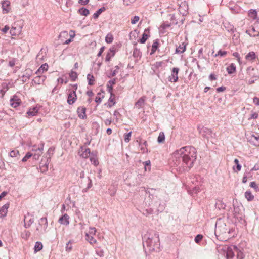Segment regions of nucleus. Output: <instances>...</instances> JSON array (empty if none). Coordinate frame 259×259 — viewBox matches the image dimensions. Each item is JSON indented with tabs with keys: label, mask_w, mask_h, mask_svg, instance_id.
<instances>
[{
	"label": "nucleus",
	"mask_w": 259,
	"mask_h": 259,
	"mask_svg": "<svg viewBox=\"0 0 259 259\" xmlns=\"http://www.w3.org/2000/svg\"><path fill=\"white\" fill-rule=\"evenodd\" d=\"M172 156L176 159V166L181 165L186 169H189L196 159V151L193 147L185 146L174 152Z\"/></svg>",
	"instance_id": "nucleus-1"
},
{
	"label": "nucleus",
	"mask_w": 259,
	"mask_h": 259,
	"mask_svg": "<svg viewBox=\"0 0 259 259\" xmlns=\"http://www.w3.org/2000/svg\"><path fill=\"white\" fill-rule=\"evenodd\" d=\"M144 241L143 246L145 245L150 251H158L160 250V240L159 234L155 231H151L146 234L143 237Z\"/></svg>",
	"instance_id": "nucleus-2"
},
{
	"label": "nucleus",
	"mask_w": 259,
	"mask_h": 259,
	"mask_svg": "<svg viewBox=\"0 0 259 259\" xmlns=\"http://www.w3.org/2000/svg\"><path fill=\"white\" fill-rule=\"evenodd\" d=\"M234 229L230 228L225 223L217 222L215 224V235L217 237L222 236L223 239H228L234 236Z\"/></svg>",
	"instance_id": "nucleus-3"
},
{
	"label": "nucleus",
	"mask_w": 259,
	"mask_h": 259,
	"mask_svg": "<svg viewBox=\"0 0 259 259\" xmlns=\"http://www.w3.org/2000/svg\"><path fill=\"white\" fill-rule=\"evenodd\" d=\"M77 84H76L70 85L67 97V103L69 105H72L76 102L77 100L76 91L77 90Z\"/></svg>",
	"instance_id": "nucleus-4"
},
{
	"label": "nucleus",
	"mask_w": 259,
	"mask_h": 259,
	"mask_svg": "<svg viewBox=\"0 0 259 259\" xmlns=\"http://www.w3.org/2000/svg\"><path fill=\"white\" fill-rule=\"evenodd\" d=\"M48 226V222L46 218H41L38 225L36 227V231L38 234H42L46 232Z\"/></svg>",
	"instance_id": "nucleus-5"
},
{
	"label": "nucleus",
	"mask_w": 259,
	"mask_h": 259,
	"mask_svg": "<svg viewBox=\"0 0 259 259\" xmlns=\"http://www.w3.org/2000/svg\"><path fill=\"white\" fill-rule=\"evenodd\" d=\"M22 103L20 98L17 95H14L10 100V104L11 107L17 108Z\"/></svg>",
	"instance_id": "nucleus-6"
},
{
	"label": "nucleus",
	"mask_w": 259,
	"mask_h": 259,
	"mask_svg": "<svg viewBox=\"0 0 259 259\" xmlns=\"http://www.w3.org/2000/svg\"><path fill=\"white\" fill-rule=\"evenodd\" d=\"M179 68L174 67L172 69L171 75L168 77V80L171 82H177L178 81V73Z\"/></svg>",
	"instance_id": "nucleus-7"
},
{
	"label": "nucleus",
	"mask_w": 259,
	"mask_h": 259,
	"mask_svg": "<svg viewBox=\"0 0 259 259\" xmlns=\"http://www.w3.org/2000/svg\"><path fill=\"white\" fill-rule=\"evenodd\" d=\"M2 12L3 14H7L11 11V3L8 0H5L2 2Z\"/></svg>",
	"instance_id": "nucleus-8"
},
{
	"label": "nucleus",
	"mask_w": 259,
	"mask_h": 259,
	"mask_svg": "<svg viewBox=\"0 0 259 259\" xmlns=\"http://www.w3.org/2000/svg\"><path fill=\"white\" fill-rule=\"evenodd\" d=\"M90 149L86 147H81L79 151V154L80 157L83 158H87L90 155Z\"/></svg>",
	"instance_id": "nucleus-9"
},
{
	"label": "nucleus",
	"mask_w": 259,
	"mask_h": 259,
	"mask_svg": "<svg viewBox=\"0 0 259 259\" xmlns=\"http://www.w3.org/2000/svg\"><path fill=\"white\" fill-rule=\"evenodd\" d=\"M39 109L40 108L37 106L35 107L30 108L26 113V117H30L36 116L37 114Z\"/></svg>",
	"instance_id": "nucleus-10"
},
{
	"label": "nucleus",
	"mask_w": 259,
	"mask_h": 259,
	"mask_svg": "<svg viewBox=\"0 0 259 259\" xmlns=\"http://www.w3.org/2000/svg\"><path fill=\"white\" fill-rule=\"evenodd\" d=\"M246 61L252 63L254 62L256 59H257V56L253 51L249 52L245 57Z\"/></svg>",
	"instance_id": "nucleus-11"
},
{
	"label": "nucleus",
	"mask_w": 259,
	"mask_h": 259,
	"mask_svg": "<svg viewBox=\"0 0 259 259\" xmlns=\"http://www.w3.org/2000/svg\"><path fill=\"white\" fill-rule=\"evenodd\" d=\"M77 113L78 116L82 119H84L87 118L86 115V108L84 106H80L78 107L77 110Z\"/></svg>",
	"instance_id": "nucleus-12"
},
{
	"label": "nucleus",
	"mask_w": 259,
	"mask_h": 259,
	"mask_svg": "<svg viewBox=\"0 0 259 259\" xmlns=\"http://www.w3.org/2000/svg\"><path fill=\"white\" fill-rule=\"evenodd\" d=\"M150 28H147L145 29L144 33L142 34V38L139 40V42L141 44L145 43L146 41L150 37Z\"/></svg>",
	"instance_id": "nucleus-13"
},
{
	"label": "nucleus",
	"mask_w": 259,
	"mask_h": 259,
	"mask_svg": "<svg viewBox=\"0 0 259 259\" xmlns=\"http://www.w3.org/2000/svg\"><path fill=\"white\" fill-rule=\"evenodd\" d=\"M110 93V97L107 103L104 104V106L108 108H110L115 104V95L112 92Z\"/></svg>",
	"instance_id": "nucleus-14"
},
{
	"label": "nucleus",
	"mask_w": 259,
	"mask_h": 259,
	"mask_svg": "<svg viewBox=\"0 0 259 259\" xmlns=\"http://www.w3.org/2000/svg\"><path fill=\"white\" fill-rule=\"evenodd\" d=\"M24 227L25 228H29L30 225L34 222V219L33 218H30L29 215V213H27V215H25L24 218Z\"/></svg>",
	"instance_id": "nucleus-15"
},
{
	"label": "nucleus",
	"mask_w": 259,
	"mask_h": 259,
	"mask_svg": "<svg viewBox=\"0 0 259 259\" xmlns=\"http://www.w3.org/2000/svg\"><path fill=\"white\" fill-rule=\"evenodd\" d=\"M146 97L143 96L139 99V100L135 104V108L140 109L143 108L145 105Z\"/></svg>",
	"instance_id": "nucleus-16"
},
{
	"label": "nucleus",
	"mask_w": 259,
	"mask_h": 259,
	"mask_svg": "<svg viewBox=\"0 0 259 259\" xmlns=\"http://www.w3.org/2000/svg\"><path fill=\"white\" fill-rule=\"evenodd\" d=\"M115 54V49L114 47L110 48L108 50L105 58L106 61H109L114 56Z\"/></svg>",
	"instance_id": "nucleus-17"
},
{
	"label": "nucleus",
	"mask_w": 259,
	"mask_h": 259,
	"mask_svg": "<svg viewBox=\"0 0 259 259\" xmlns=\"http://www.w3.org/2000/svg\"><path fill=\"white\" fill-rule=\"evenodd\" d=\"M48 65L47 63H45L42 64L39 69L36 71V74L37 75H40L44 73L45 72H46L48 70Z\"/></svg>",
	"instance_id": "nucleus-18"
},
{
	"label": "nucleus",
	"mask_w": 259,
	"mask_h": 259,
	"mask_svg": "<svg viewBox=\"0 0 259 259\" xmlns=\"http://www.w3.org/2000/svg\"><path fill=\"white\" fill-rule=\"evenodd\" d=\"M69 217L67 214H65L64 215H62L61 218L59 219V222L63 225H68L69 224V221H68Z\"/></svg>",
	"instance_id": "nucleus-19"
},
{
	"label": "nucleus",
	"mask_w": 259,
	"mask_h": 259,
	"mask_svg": "<svg viewBox=\"0 0 259 259\" xmlns=\"http://www.w3.org/2000/svg\"><path fill=\"white\" fill-rule=\"evenodd\" d=\"M21 28L20 27L17 28L16 27H12L10 31L12 36L19 35L21 33Z\"/></svg>",
	"instance_id": "nucleus-20"
},
{
	"label": "nucleus",
	"mask_w": 259,
	"mask_h": 259,
	"mask_svg": "<svg viewBox=\"0 0 259 259\" xmlns=\"http://www.w3.org/2000/svg\"><path fill=\"white\" fill-rule=\"evenodd\" d=\"M235 252L234 251L233 248H228L226 253V257L227 259H232L234 256Z\"/></svg>",
	"instance_id": "nucleus-21"
},
{
	"label": "nucleus",
	"mask_w": 259,
	"mask_h": 259,
	"mask_svg": "<svg viewBox=\"0 0 259 259\" xmlns=\"http://www.w3.org/2000/svg\"><path fill=\"white\" fill-rule=\"evenodd\" d=\"M69 37V33L66 31H63L61 32L59 35V38L62 44H63V42H64L66 39Z\"/></svg>",
	"instance_id": "nucleus-22"
},
{
	"label": "nucleus",
	"mask_w": 259,
	"mask_h": 259,
	"mask_svg": "<svg viewBox=\"0 0 259 259\" xmlns=\"http://www.w3.org/2000/svg\"><path fill=\"white\" fill-rule=\"evenodd\" d=\"M69 33V36L70 38L66 40L64 42H63V44H68L73 41V38L75 36V32L74 30H70Z\"/></svg>",
	"instance_id": "nucleus-23"
},
{
	"label": "nucleus",
	"mask_w": 259,
	"mask_h": 259,
	"mask_svg": "<svg viewBox=\"0 0 259 259\" xmlns=\"http://www.w3.org/2000/svg\"><path fill=\"white\" fill-rule=\"evenodd\" d=\"M45 79V76H41L38 75L37 76L35 77L33 80V82L35 84H40L41 83H42Z\"/></svg>",
	"instance_id": "nucleus-24"
},
{
	"label": "nucleus",
	"mask_w": 259,
	"mask_h": 259,
	"mask_svg": "<svg viewBox=\"0 0 259 259\" xmlns=\"http://www.w3.org/2000/svg\"><path fill=\"white\" fill-rule=\"evenodd\" d=\"M226 69L228 74H233L236 72V66L234 64L231 63L227 67Z\"/></svg>",
	"instance_id": "nucleus-25"
},
{
	"label": "nucleus",
	"mask_w": 259,
	"mask_h": 259,
	"mask_svg": "<svg viewBox=\"0 0 259 259\" xmlns=\"http://www.w3.org/2000/svg\"><path fill=\"white\" fill-rule=\"evenodd\" d=\"M248 16L252 19L255 20L257 18V13L256 10L251 9L248 11Z\"/></svg>",
	"instance_id": "nucleus-26"
},
{
	"label": "nucleus",
	"mask_w": 259,
	"mask_h": 259,
	"mask_svg": "<svg viewBox=\"0 0 259 259\" xmlns=\"http://www.w3.org/2000/svg\"><path fill=\"white\" fill-rule=\"evenodd\" d=\"M158 45H159L158 40L157 39L153 41V44L152 45L151 51L150 53V55L153 54L156 52V51L157 50V49L158 48Z\"/></svg>",
	"instance_id": "nucleus-27"
},
{
	"label": "nucleus",
	"mask_w": 259,
	"mask_h": 259,
	"mask_svg": "<svg viewBox=\"0 0 259 259\" xmlns=\"http://www.w3.org/2000/svg\"><path fill=\"white\" fill-rule=\"evenodd\" d=\"M233 249L235 253H237V257L238 259H243L244 257L243 253L239 250L236 246H233Z\"/></svg>",
	"instance_id": "nucleus-28"
},
{
	"label": "nucleus",
	"mask_w": 259,
	"mask_h": 259,
	"mask_svg": "<svg viewBox=\"0 0 259 259\" xmlns=\"http://www.w3.org/2000/svg\"><path fill=\"white\" fill-rule=\"evenodd\" d=\"M254 70H255L254 68L252 67L251 66L248 67L246 70L247 73L250 77H251L252 78H254L255 79H256L257 78V76L256 75H253L252 73V72L254 71Z\"/></svg>",
	"instance_id": "nucleus-29"
},
{
	"label": "nucleus",
	"mask_w": 259,
	"mask_h": 259,
	"mask_svg": "<svg viewBox=\"0 0 259 259\" xmlns=\"http://www.w3.org/2000/svg\"><path fill=\"white\" fill-rule=\"evenodd\" d=\"M87 80L89 85H93L95 84L96 81L95 78L92 74H89L87 75Z\"/></svg>",
	"instance_id": "nucleus-30"
},
{
	"label": "nucleus",
	"mask_w": 259,
	"mask_h": 259,
	"mask_svg": "<svg viewBox=\"0 0 259 259\" xmlns=\"http://www.w3.org/2000/svg\"><path fill=\"white\" fill-rule=\"evenodd\" d=\"M78 13L79 15L87 16L90 14V11L88 9L85 8H81L78 10Z\"/></svg>",
	"instance_id": "nucleus-31"
},
{
	"label": "nucleus",
	"mask_w": 259,
	"mask_h": 259,
	"mask_svg": "<svg viewBox=\"0 0 259 259\" xmlns=\"http://www.w3.org/2000/svg\"><path fill=\"white\" fill-rule=\"evenodd\" d=\"M186 45L184 42L180 45L176 49V52L177 53H183L186 50Z\"/></svg>",
	"instance_id": "nucleus-32"
},
{
	"label": "nucleus",
	"mask_w": 259,
	"mask_h": 259,
	"mask_svg": "<svg viewBox=\"0 0 259 259\" xmlns=\"http://www.w3.org/2000/svg\"><path fill=\"white\" fill-rule=\"evenodd\" d=\"M139 146H141L140 150L142 153H145L148 151L147 148V143L146 141H144L143 143L139 142Z\"/></svg>",
	"instance_id": "nucleus-33"
},
{
	"label": "nucleus",
	"mask_w": 259,
	"mask_h": 259,
	"mask_svg": "<svg viewBox=\"0 0 259 259\" xmlns=\"http://www.w3.org/2000/svg\"><path fill=\"white\" fill-rule=\"evenodd\" d=\"M104 93H98V94H97V97H96L95 98V102L97 103V104H99L102 101V99L104 98Z\"/></svg>",
	"instance_id": "nucleus-34"
},
{
	"label": "nucleus",
	"mask_w": 259,
	"mask_h": 259,
	"mask_svg": "<svg viewBox=\"0 0 259 259\" xmlns=\"http://www.w3.org/2000/svg\"><path fill=\"white\" fill-rule=\"evenodd\" d=\"M245 197L249 201H252L254 199V196L250 191H247L245 193Z\"/></svg>",
	"instance_id": "nucleus-35"
},
{
	"label": "nucleus",
	"mask_w": 259,
	"mask_h": 259,
	"mask_svg": "<svg viewBox=\"0 0 259 259\" xmlns=\"http://www.w3.org/2000/svg\"><path fill=\"white\" fill-rule=\"evenodd\" d=\"M85 239L88 240L91 244H93L96 242V239L94 238L93 235H92L90 234H85Z\"/></svg>",
	"instance_id": "nucleus-36"
},
{
	"label": "nucleus",
	"mask_w": 259,
	"mask_h": 259,
	"mask_svg": "<svg viewBox=\"0 0 259 259\" xmlns=\"http://www.w3.org/2000/svg\"><path fill=\"white\" fill-rule=\"evenodd\" d=\"M42 244L40 242H36L34 245V252H37L38 251H39L42 249Z\"/></svg>",
	"instance_id": "nucleus-37"
},
{
	"label": "nucleus",
	"mask_w": 259,
	"mask_h": 259,
	"mask_svg": "<svg viewBox=\"0 0 259 259\" xmlns=\"http://www.w3.org/2000/svg\"><path fill=\"white\" fill-rule=\"evenodd\" d=\"M165 137L164 133L163 132H161L159 133V134L158 135V137L157 138V142L159 143H164V142L165 141Z\"/></svg>",
	"instance_id": "nucleus-38"
},
{
	"label": "nucleus",
	"mask_w": 259,
	"mask_h": 259,
	"mask_svg": "<svg viewBox=\"0 0 259 259\" xmlns=\"http://www.w3.org/2000/svg\"><path fill=\"white\" fill-rule=\"evenodd\" d=\"M105 10V9L104 7H102L99 9L96 12H95L93 15V17L95 19H97L99 17V15Z\"/></svg>",
	"instance_id": "nucleus-39"
},
{
	"label": "nucleus",
	"mask_w": 259,
	"mask_h": 259,
	"mask_svg": "<svg viewBox=\"0 0 259 259\" xmlns=\"http://www.w3.org/2000/svg\"><path fill=\"white\" fill-rule=\"evenodd\" d=\"M113 39V35L111 33H109L105 37V41L108 44H111L112 42Z\"/></svg>",
	"instance_id": "nucleus-40"
},
{
	"label": "nucleus",
	"mask_w": 259,
	"mask_h": 259,
	"mask_svg": "<svg viewBox=\"0 0 259 259\" xmlns=\"http://www.w3.org/2000/svg\"><path fill=\"white\" fill-rule=\"evenodd\" d=\"M21 237L25 240H27L30 235V232L29 231L25 230L21 233Z\"/></svg>",
	"instance_id": "nucleus-41"
},
{
	"label": "nucleus",
	"mask_w": 259,
	"mask_h": 259,
	"mask_svg": "<svg viewBox=\"0 0 259 259\" xmlns=\"http://www.w3.org/2000/svg\"><path fill=\"white\" fill-rule=\"evenodd\" d=\"M115 80H111L107 83V88L109 93L112 92L113 85L115 84Z\"/></svg>",
	"instance_id": "nucleus-42"
},
{
	"label": "nucleus",
	"mask_w": 259,
	"mask_h": 259,
	"mask_svg": "<svg viewBox=\"0 0 259 259\" xmlns=\"http://www.w3.org/2000/svg\"><path fill=\"white\" fill-rule=\"evenodd\" d=\"M77 73L73 71L69 73V77L72 81H75L77 78Z\"/></svg>",
	"instance_id": "nucleus-43"
},
{
	"label": "nucleus",
	"mask_w": 259,
	"mask_h": 259,
	"mask_svg": "<svg viewBox=\"0 0 259 259\" xmlns=\"http://www.w3.org/2000/svg\"><path fill=\"white\" fill-rule=\"evenodd\" d=\"M19 155V152L17 150H13L9 153V156L11 157H16Z\"/></svg>",
	"instance_id": "nucleus-44"
},
{
	"label": "nucleus",
	"mask_w": 259,
	"mask_h": 259,
	"mask_svg": "<svg viewBox=\"0 0 259 259\" xmlns=\"http://www.w3.org/2000/svg\"><path fill=\"white\" fill-rule=\"evenodd\" d=\"M132 132L124 134V140L126 143H128L131 140Z\"/></svg>",
	"instance_id": "nucleus-45"
},
{
	"label": "nucleus",
	"mask_w": 259,
	"mask_h": 259,
	"mask_svg": "<svg viewBox=\"0 0 259 259\" xmlns=\"http://www.w3.org/2000/svg\"><path fill=\"white\" fill-rule=\"evenodd\" d=\"M91 162L95 165L97 166L99 164L98 158L96 156H92L90 157Z\"/></svg>",
	"instance_id": "nucleus-46"
},
{
	"label": "nucleus",
	"mask_w": 259,
	"mask_h": 259,
	"mask_svg": "<svg viewBox=\"0 0 259 259\" xmlns=\"http://www.w3.org/2000/svg\"><path fill=\"white\" fill-rule=\"evenodd\" d=\"M170 26V24L169 23H163L160 25V28L162 30L161 31H162V33L164 32V30L169 28Z\"/></svg>",
	"instance_id": "nucleus-47"
},
{
	"label": "nucleus",
	"mask_w": 259,
	"mask_h": 259,
	"mask_svg": "<svg viewBox=\"0 0 259 259\" xmlns=\"http://www.w3.org/2000/svg\"><path fill=\"white\" fill-rule=\"evenodd\" d=\"M33 156V154L30 152H28L26 155L23 158L22 161L23 162H26L27 161L28 159L31 157Z\"/></svg>",
	"instance_id": "nucleus-48"
},
{
	"label": "nucleus",
	"mask_w": 259,
	"mask_h": 259,
	"mask_svg": "<svg viewBox=\"0 0 259 259\" xmlns=\"http://www.w3.org/2000/svg\"><path fill=\"white\" fill-rule=\"evenodd\" d=\"M250 187L253 188L256 191H259L258 187L255 182H250Z\"/></svg>",
	"instance_id": "nucleus-49"
},
{
	"label": "nucleus",
	"mask_w": 259,
	"mask_h": 259,
	"mask_svg": "<svg viewBox=\"0 0 259 259\" xmlns=\"http://www.w3.org/2000/svg\"><path fill=\"white\" fill-rule=\"evenodd\" d=\"M234 163L236 165V169L237 170L235 171L236 172H238L241 170V166L239 163V160L237 159H235Z\"/></svg>",
	"instance_id": "nucleus-50"
},
{
	"label": "nucleus",
	"mask_w": 259,
	"mask_h": 259,
	"mask_svg": "<svg viewBox=\"0 0 259 259\" xmlns=\"http://www.w3.org/2000/svg\"><path fill=\"white\" fill-rule=\"evenodd\" d=\"M227 54V52L226 51H223L221 50H220L218 52V53L215 55V57H217L218 56H220L221 57L225 56Z\"/></svg>",
	"instance_id": "nucleus-51"
},
{
	"label": "nucleus",
	"mask_w": 259,
	"mask_h": 259,
	"mask_svg": "<svg viewBox=\"0 0 259 259\" xmlns=\"http://www.w3.org/2000/svg\"><path fill=\"white\" fill-rule=\"evenodd\" d=\"M140 19V18L138 16H135L131 19V23L132 24H135L137 23Z\"/></svg>",
	"instance_id": "nucleus-52"
},
{
	"label": "nucleus",
	"mask_w": 259,
	"mask_h": 259,
	"mask_svg": "<svg viewBox=\"0 0 259 259\" xmlns=\"http://www.w3.org/2000/svg\"><path fill=\"white\" fill-rule=\"evenodd\" d=\"M233 56L237 58V61L239 63V64H242L241 58L240 57L239 54L238 53H237V52L234 53L233 54Z\"/></svg>",
	"instance_id": "nucleus-53"
},
{
	"label": "nucleus",
	"mask_w": 259,
	"mask_h": 259,
	"mask_svg": "<svg viewBox=\"0 0 259 259\" xmlns=\"http://www.w3.org/2000/svg\"><path fill=\"white\" fill-rule=\"evenodd\" d=\"M203 236L201 234L197 235L195 238V241L196 243H198L200 241L202 240Z\"/></svg>",
	"instance_id": "nucleus-54"
},
{
	"label": "nucleus",
	"mask_w": 259,
	"mask_h": 259,
	"mask_svg": "<svg viewBox=\"0 0 259 259\" xmlns=\"http://www.w3.org/2000/svg\"><path fill=\"white\" fill-rule=\"evenodd\" d=\"M97 230L95 227H91L90 228L89 231L87 234H90L92 235H94L96 234Z\"/></svg>",
	"instance_id": "nucleus-55"
},
{
	"label": "nucleus",
	"mask_w": 259,
	"mask_h": 259,
	"mask_svg": "<svg viewBox=\"0 0 259 259\" xmlns=\"http://www.w3.org/2000/svg\"><path fill=\"white\" fill-rule=\"evenodd\" d=\"M96 254L100 257L104 256V251L101 249H98L96 250Z\"/></svg>",
	"instance_id": "nucleus-56"
},
{
	"label": "nucleus",
	"mask_w": 259,
	"mask_h": 259,
	"mask_svg": "<svg viewBox=\"0 0 259 259\" xmlns=\"http://www.w3.org/2000/svg\"><path fill=\"white\" fill-rule=\"evenodd\" d=\"M16 61V59L15 58H13L12 60H11L9 62V66H10L11 67H14L15 65Z\"/></svg>",
	"instance_id": "nucleus-57"
},
{
	"label": "nucleus",
	"mask_w": 259,
	"mask_h": 259,
	"mask_svg": "<svg viewBox=\"0 0 259 259\" xmlns=\"http://www.w3.org/2000/svg\"><path fill=\"white\" fill-rule=\"evenodd\" d=\"M89 1L90 0H79L78 3L81 5H85L89 2Z\"/></svg>",
	"instance_id": "nucleus-58"
},
{
	"label": "nucleus",
	"mask_w": 259,
	"mask_h": 259,
	"mask_svg": "<svg viewBox=\"0 0 259 259\" xmlns=\"http://www.w3.org/2000/svg\"><path fill=\"white\" fill-rule=\"evenodd\" d=\"M163 64V62L162 61H160V62H156L155 63V64H154V65L156 67V68H159L160 67H161Z\"/></svg>",
	"instance_id": "nucleus-59"
},
{
	"label": "nucleus",
	"mask_w": 259,
	"mask_h": 259,
	"mask_svg": "<svg viewBox=\"0 0 259 259\" xmlns=\"http://www.w3.org/2000/svg\"><path fill=\"white\" fill-rule=\"evenodd\" d=\"M69 243H70V242H68L66 244V251H67L68 252L70 251L72 249V246L69 244Z\"/></svg>",
	"instance_id": "nucleus-60"
},
{
	"label": "nucleus",
	"mask_w": 259,
	"mask_h": 259,
	"mask_svg": "<svg viewBox=\"0 0 259 259\" xmlns=\"http://www.w3.org/2000/svg\"><path fill=\"white\" fill-rule=\"evenodd\" d=\"M135 1L136 0H123L124 4L126 5H129Z\"/></svg>",
	"instance_id": "nucleus-61"
},
{
	"label": "nucleus",
	"mask_w": 259,
	"mask_h": 259,
	"mask_svg": "<svg viewBox=\"0 0 259 259\" xmlns=\"http://www.w3.org/2000/svg\"><path fill=\"white\" fill-rule=\"evenodd\" d=\"M253 102L256 105H259V98L254 97L253 99Z\"/></svg>",
	"instance_id": "nucleus-62"
},
{
	"label": "nucleus",
	"mask_w": 259,
	"mask_h": 259,
	"mask_svg": "<svg viewBox=\"0 0 259 259\" xmlns=\"http://www.w3.org/2000/svg\"><path fill=\"white\" fill-rule=\"evenodd\" d=\"M112 123V120L111 119H107L105 121V124L107 126L110 125Z\"/></svg>",
	"instance_id": "nucleus-63"
},
{
	"label": "nucleus",
	"mask_w": 259,
	"mask_h": 259,
	"mask_svg": "<svg viewBox=\"0 0 259 259\" xmlns=\"http://www.w3.org/2000/svg\"><path fill=\"white\" fill-rule=\"evenodd\" d=\"M9 207V203H6L2 207V210H7Z\"/></svg>",
	"instance_id": "nucleus-64"
}]
</instances>
